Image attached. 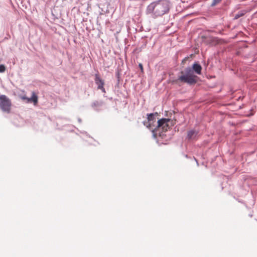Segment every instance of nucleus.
Listing matches in <instances>:
<instances>
[{
  "mask_svg": "<svg viewBox=\"0 0 257 257\" xmlns=\"http://www.w3.org/2000/svg\"><path fill=\"white\" fill-rule=\"evenodd\" d=\"M169 128V125L168 122L165 123L161 127L162 131L164 132L167 131L168 129Z\"/></svg>",
  "mask_w": 257,
  "mask_h": 257,
  "instance_id": "obj_10",
  "label": "nucleus"
},
{
  "mask_svg": "<svg viewBox=\"0 0 257 257\" xmlns=\"http://www.w3.org/2000/svg\"><path fill=\"white\" fill-rule=\"evenodd\" d=\"M28 100L29 101H33L35 104L38 102V97L34 93H33L32 97L30 98H29Z\"/></svg>",
  "mask_w": 257,
  "mask_h": 257,
  "instance_id": "obj_9",
  "label": "nucleus"
},
{
  "mask_svg": "<svg viewBox=\"0 0 257 257\" xmlns=\"http://www.w3.org/2000/svg\"><path fill=\"white\" fill-rule=\"evenodd\" d=\"M98 89L101 90L102 91V92H103V93H105L106 92L105 88H104V86H102V88H98Z\"/></svg>",
  "mask_w": 257,
  "mask_h": 257,
  "instance_id": "obj_14",
  "label": "nucleus"
},
{
  "mask_svg": "<svg viewBox=\"0 0 257 257\" xmlns=\"http://www.w3.org/2000/svg\"><path fill=\"white\" fill-rule=\"evenodd\" d=\"M170 121V119L169 118H163L159 120H158L157 122V128H155L154 130L152 131V132L153 133V136L155 137V131L156 130H160L161 129V127L166 122H169Z\"/></svg>",
  "mask_w": 257,
  "mask_h": 257,
  "instance_id": "obj_5",
  "label": "nucleus"
},
{
  "mask_svg": "<svg viewBox=\"0 0 257 257\" xmlns=\"http://www.w3.org/2000/svg\"><path fill=\"white\" fill-rule=\"evenodd\" d=\"M194 159L195 160V161H196V162L197 163V166H198L199 164L198 163L197 161L196 160V159L195 158H194Z\"/></svg>",
  "mask_w": 257,
  "mask_h": 257,
  "instance_id": "obj_17",
  "label": "nucleus"
},
{
  "mask_svg": "<svg viewBox=\"0 0 257 257\" xmlns=\"http://www.w3.org/2000/svg\"><path fill=\"white\" fill-rule=\"evenodd\" d=\"M94 76V81L97 86V89L102 88V86H104V81L100 77L98 73H96Z\"/></svg>",
  "mask_w": 257,
  "mask_h": 257,
  "instance_id": "obj_6",
  "label": "nucleus"
},
{
  "mask_svg": "<svg viewBox=\"0 0 257 257\" xmlns=\"http://www.w3.org/2000/svg\"><path fill=\"white\" fill-rule=\"evenodd\" d=\"M78 121L80 123V122H81V118H78Z\"/></svg>",
  "mask_w": 257,
  "mask_h": 257,
  "instance_id": "obj_16",
  "label": "nucleus"
},
{
  "mask_svg": "<svg viewBox=\"0 0 257 257\" xmlns=\"http://www.w3.org/2000/svg\"><path fill=\"white\" fill-rule=\"evenodd\" d=\"M6 71V67L4 65H0V73H4Z\"/></svg>",
  "mask_w": 257,
  "mask_h": 257,
  "instance_id": "obj_12",
  "label": "nucleus"
},
{
  "mask_svg": "<svg viewBox=\"0 0 257 257\" xmlns=\"http://www.w3.org/2000/svg\"><path fill=\"white\" fill-rule=\"evenodd\" d=\"M104 104L102 100H95L91 103V106L94 111L99 112L103 110Z\"/></svg>",
  "mask_w": 257,
  "mask_h": 257,
  "instance_id": "obj_4",
  "label": "nucleus"
},
{
  "mask_svg": "<svg viewBox=\"0 0 257 257\" xmlns=\"http://www.w3.org/2000/svg\"><path fill=\"white\" fill-rule=\"evenodd\" d=\"M202 67L198 62H195L192 67H186L184 71H181V75L178 78V80L181 82L186 83L191 85L197 82L198 77L195 74L200 75Z\"/></svg>",
  "mask_w": 257,
  "mask_h": 257,
  "instance_id": "obj_1",
  "label": "nucleus"
},
{
  "mask_svg": "<svg viewBox=\"0 0 257 257\" xmlns=\"http://www.w3.org/2000/svg\"><path fill=\"white\" fill-rule=\"evenodd\" d=\"M147 118L148 120V122H149V125H147L148 127L151 129V125L152 123L154 122V120L155 119L154 114L153 113H150L147 114Z\"/></svg>",
  "mask_w": 257,
  "mask_h": 257,
  "instance_id": "obj_8",
  "label": "nucleus"
},
{
  "mask_svg": "<svg viewBox=\"0 0 257 257\" xmlns=\"http://www.w3.org/2000/svg\"><path fill=\"white\" fill-rule=\"evenodd\" d=\"M198 132L195 130H192L188 132L187 138L189 140L194 139L197 136Z\"/></svg>",
  "mask_w": 257,
  "mask_h": 257,
  "instance_id": "obj_7",
  "label": "nucleus"
},
{
  "mask_svg": "<svg viewBox=\"0 0 257 257\" xmlns=\"http://www.w3.org/2000/svg\"><path fill=\"white\" fill-rule=\"evenodd\" d=\"M170 9L169 3L163 0L153 2L148 6L146 13L151 15L153 18H156L168 13Z\"/></svg>",
  "mask_w": 257,
  "mask_h": 257,
  "instance_id": "obj_2",
  "label": "nucleus"
},
{
  "mask_svg": "<svg viewBox=\"0 0 257 257\" xmlns=\"http://www.w3.org/2000/svg\"><path fill=\"white\" fill-rule=\"evenodd\" d=\"M243 15H244V14L242 12H239L235 15L234 18L235 19H237L239 18H240V17H242Z\"/></svg>",
  "mask_w": 257,
  "mask_h": 257,
  "instance_id": "obj_11",
  "label": "nucleus"
},
{
  "mask_svg": "<svg viewBox=\"0 0 257 257\" xmlns=\"http://www.w3.org/2000/svg\"><path fill=\"white\" fill-rule=\"evenodd\" d=\"M139 67L140 68V69H141L142 71H143V65L142 64H139Z\"/></svg>",
  "mask_w": 257,
  "mask_h": 257,
  "instance_id": "obj_15",
  "label": "nucleus"
},
{
  "mask_svg": "<svg viewBox=\"0 0 257 257\" xmlns=\"http://www.w3.org/2000/svg\"><path fill=\"white\" fill-rule=\"evenodd\" d=\"M11 102L5 95H0V107L2 110L9 113L11 110Z\"/></svg>",
  "mask_w": 257,
  "mask_h": 257,
  "instance_id": "obj_3",
  "label": "nucleus"
},
{
  "mask_svg": "<svg viewBox=\"0 0 257 257\" xmlns=\"http://www.w3.org/2000/svg\"><path fill=\"white\" fill-rule=\"evenodd\" d=\"M221 0H213L211 4V6H215L216 4L219 3L221 2Z\"/></svg>",
  "mask_w": 257,
  "mask_h": 257,
  "instance_id": "obj_13",
  "label": "nucleus"
}]
</instances>
